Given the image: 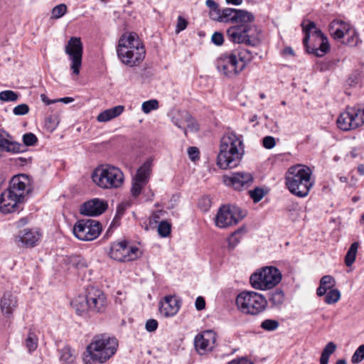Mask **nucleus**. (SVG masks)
<instances>
[{
    "mask_svg": "<svg viewBox=\"0 0 364 364\" xmlns=\"http://www.w3.org/2000/svg\"><path fill=\"white\" fill-rule=\"evenodd\" d=\"M276 144L275 139L273 136H267L263 139V146L268 149H272Z\"/></svg>",
    "mask_w": 364,
    "mask_h": 364,
    "instance_id": "54",
    "label": "nucleus"
},
{
    "mask_svg": "<svg viewBox=\"0 0 364 364\" xmlns=\"http://www.w3.org/2000/svg\"><path fill=\"white\" fill-rule=\"evenodd\" d=\"M18 306V299L16 295L11 292H6L4 294L1 302L0 307L1 313L6 317L10 318L12 316L13 313Z\"/></svg>",
    "mask_w": 364,
    "mask_h": 364,
    "instance_id": "22",
    "label": "nucleus"
},
{
    "mask_svg": "<svg viewBox=\"0 0 364 364\" xmlns=\"http://www.w3.org/2000/svg\"><path fill=\"white\" fill-rule=\"evenodd\" d=\"M264 191L263 188L257 187L249 191V195L255 203H258L264 196Z\"/></svg>",
    "mask_w": 364,
    "mask_h": 364,
    "instance_id": "45",
    "label": "nucleus"
},
{
    "mask_svg": "<svg viewBox=\"0 0 364 364\" xmlns=\"http://www.w3.org/2000/svg\"><path fill=\"white\" fill-rule=\"evenodd\" d=\"M205 4L210 9V18L213 21H219L222 11L219 5L214 0H206Z\"/></svg>",
    "mask_w": 364,
    "mask_h": 364,
    "instance_id": "33",
    "label": "nucleus"
},
{
    "mask_svg": "<svg viewBox=\"0 0 364 364\" xmlns=\"http://www.w3.org/2000/svg\"><path fill=\"white\" fill-rule=\"evenodd\" d=\"M336 349V345L333 342H329L323 348L320 358V364H328V359Z\"/></svg>",
    "mask_w": 364,
    "mask_h": 364,
    "instance_id": "34",
    "label": "nucleus"
},
{
    "mask_svg": "<svg viewBox=\"0 0 364 364\" xmlns=\"http://www.w3.org/2000/svg\"><path fill=\"white\" fill-rule=\"evenodd\" d=\"M242 232L241 229H238L235 232L231 234L228 238V246L230 250H233L235 246L240 242V237L239 235Z\"/></svg>",
    "mask_w": 364,
    "mask_h": 364,
    "instance_id": "42",
    "label": "nucleus"
},
{
    "mask_svg": "<svg viewBox=\"0 0 364 364\" xmlns=\"http://www.w3.org/2000/svg\"><path fill=\"white\" fill-rule=\"evenodd\" d=\"M243 154V144L240 138L234 133L228 132L221 138L217 165L222 169L235 168L240 164Z\"/></svg>",
    "mask_w": 364,
    "mask_h": 364,
    "instance_id": "2",
    "label": "nucleus"
},
{
    "mask_svg": "<svg viewBox=\"0 0 364 364\" xmlns=\"http://www.w3.org/2000/svg\"><path fill=\"white\" fill-rule=\"evenodd\" d=\"M253 53L247 49L237 48L221 55L216 61L218 70L228 77L239 75L253 59Z\"/></svg>",
    "mask_w": 364,
    "mask_h": 364,
    "instance_id": "6",
    "label": "nucleus"
},
{
    "mask_svg": "<svg viewBox=\"0 0 364 364\" xmlns=\"http://www.w3.org/2000/svg\"><path fill=\"white\" fill-rule=\"evenodd\" d=\"M93 183L102 189L111 190L121 188L124 182L122 171L110 164H102L92 173Z\"/></svg>",
    "mask_w": 364,
    "mask_h": 364,
    "instance_id": "8",
    "label": "nucleus"
},
{
    "mask_svg": "<svg viewBox=\"0 0 364 364\" xmlns=\"http://www.w3.org/2000/svg\"><path fill=\"white\" fill-rule=\"evenodd\" d=\"M124 240L114 242L109 250V256L114 260L122 262L124 259L123 256Z\"/></svg>",
    "mask_w": 364,
    "mask_h": 364,
    "instance_id": "31",
    "label": "nucleus"
},
{
    "mask_svg": "<svg viewBox=\"0 0 364 364\" xmlns=\"http://www.w3.org/2000/svg\"><path fill=\"white\" fill-rule=\"evenodd\" d=\"M37 141L36 136L33 133H26L23 136V141L26 146H33Z\"/></svg>",
    "mask_w": 364,
    "mask_h": 364,
    "instance_id": "51",
    "label": "nucleus"
},
{
    "mask_svg": "<svg viewBox=\"0 0 364 364\" xmlns=\"http://www.w3.org/2000/svg\"><path fill=\"white\" fill-rule=\"evenodd\" d=\"M151 171V162L146 161L138 168L136 176L133 179L146 184L149 182Z\"/></svg>",
    "mask_w": 364,
    "mask_h": 364,
    "instance_id": "27",
    "label": "nucleus"
},
{
    "mask_svg": "<svg viewBox=\"0 0 364 364\" xmlns=\"http://www.w3.org/2000/svg\"><path fill=\"white\" fill-rule=\"evenodd\" d=\"M284 301V294L282 290L277 289L269 297L270 303L274 306H280Z\"/></svg>",
    "mask_w": 364,
    "mask_h": 364,
    "instance_id": "36",
    "label": "nucleus"
},
{
    "mask_svg": "<svg viewBox=\"0 0 364 364\" xmlns=\"http://www.w3.org/2000/svg\"><path fill=\"white\" fill-rule=\"evenodd\" d=\"M146 186L145 183H142L141 182H139L134 179L132 181V186L131 188L132 196L134 198H136L140 195L142 188Z\"/></svg>",
    "mask_w": 364,
    "mask_h": 364,
    "instance_id": "48",
    "label": "nucleus"
},
{
    "mask_svg": "<svg viewBox=\"0 0 364 364\" xmlns=\"http://www.w3.org/2000/svg\"><path fill=\"white\" fill-rule=\"evenodd\" d=\"M215 332L210 330L197 335L194 341L196 350L200 354L211 350L215 346Z\"/></svg>",
    "mask_w": 364,
    "mask_h": 364,
    "instance_id": "18",
    "label": "nucleus"
},
{
    "mask_svg": "<svg viewBox=\"0 0 364 364\" xmlns=\"http://www.w3.org/2000/svg\"><path fill=\"white\" fill-rule=\"evenodd\" d=\"M29 110L28 105L23 103L16 106L13 109V113L16 116L25 115L29 112Z\"/></svg>",
    "mask_w": 364,
    "mask_h": 364,
    "instance_id": "50",
    "label": "nucleus"
},
{
    "mask_svg": "<svg viewBox=\"0 0 364 364\" xmlns=\"http://www.w3.org/2000/svg\"><path fill=\"white\" fill-rule=\"evenodd\" d=\"M107 208L106 201L99 198H94L84 203L80 207V213L89 216H97L101 215Z\"/></svg>",
    "mask_w": 364,
    "mask_h": 364,
    "instance_id": "20",
    "label": "nucleus"
},
{
    "mask_svg": "<svg viewBox=\"0 0 364 364\" xmlns=\"http://www.w3.org/2000/svg\"><path fill=\"white\" fill-rule=\"evenodd\" d=\"M69 264L71 267H73L77 271L79 275L82 274V279H90L89 277L90 270L87 269L88 264L84 258L77 255L72 256L69 259Z\"/></svg>",
    "mask_w": 364,
    "mask_h": 364,
    "instance_id": "24",
    "label": "nucleus"
},
{
    "mask_svg": "<svg viewBox=\"0 0 364 364\" xmlns=\"http://www.w3.org/2000/svg\"><path fill=\"white\" fill-rule=\"evenodd\" d=\"M282 54L284 55H294V53L293 49L291 47H286L282 50Z\"/></svg>",
    "mask_w": 364,
    "mask_h": 364,
    "instance_id": "63",
    "label": "nucleus"
},
{
    "mask_svg": "<svg viewBox=\"0 0 364 364\" xmlns=\"http://www.w3.org/2000/svg\"><path fill=\"white\" fill-rule=\"evenodd\" d=\"M346 35H348V37L346 41L343 42L344 44L348 46H356L358 45L359 42V36L358 32L355 29L350 27V31Z\"/></svg>",
    "mask_w": 364,
    "mask_h": 364,
    "instance_id": "39",
    "label": "nucleus"
},
{
    "mask_svg": "<svg viewBox=\"0 0 364 364\" xmlns=\"http://www.w3.org/2000/svg\"><path fill=\"white\" fill-rule=\"evenodd\" d=\"M171 232V225L166 221H161L158 227V232L162 237H167Z\"/></svg>",
    "mask_w": 364,
    "mask_h": 364,
    "instance_id": "49",
    "label": "nucleus"
},
{
    "mask_svg": "<svg viewBox=\"0 0 364 364\" xmlns=\"http://www.w3.org/2000/svg\"><path fill=\"white\" fill-rule=\"evenodd\" d=\"M90 311L102 313L107 307L105 294L100 289L92 287L86 295Z\"/></svg>",
    "mask_w": 364,
    "mask_h": 364,
    "instance_id": "17",
    "label": "nucleus"
},
{
    "mask_svg": "<svg viewBox=\"0 0 364 364\" xmlns=\"http://www.w3.org/2000/svg\"><path fill=\"white\" fill-rule=\"evenodd\" d=\"M117 52L121 61L129 67L139 65L146 55L143 43L134 32L126 33L120 37Z\"/></svg>",
    "mask_w": 364,
    "mask_h": 364,
    "instance_id": "4",
    "label": "nucleus"
},
{
    "mask_svg": "<svg viewBox=\"0 0 364 364\" xmlns=\"http://www.w3.org/2000/svg\"><path fill=\"white\" fill-rule=\"evenodd\" d=\"M184 119L187 123V129L191 132H196L198 129V124L195 123L194 120L189 115L188 113H185Z\"/></svg>",
    "mask_w": 364,
    "mask_h": 364,
    "instance_id": "52",
    "label": "nucleus"
},
{
    "mask_svg": "<svg viewBox=\"0 0 364 364\" xmlns=\"http://www.w3.org/2000/svg\"><path fill=\"white\" fill-rule=\"evenodd\" d=\"M123 254L124 259L122 262H130L139 257V250L136 247L128 246L127 242L124 240Z\"/></svg>",
    "mask_w": 364,
    "mask_h": 364,
    "instance_id": "32",
    "label": "nucleus"
},
{
    "mask_svg": "<svg viewBox=\"0 0 364 364\" xmlns=\"http://www.w3.org/2000/svg\"><path fill=\"white\" fill-rule=\"evenodd\" d=\"M56 100H57V102H62L67 104V103L73 102L74 101V99L72 97H63V98H60V99H56Z\"/></svg>",
    "mask_w": 364,
    "mask_h": 364,
    "instance_id": "64",
    "label": "nucleus"
},
{
    "mask_svg": "<svg viewBox=\"0 0 364 364\" xmlns=\"http://www.w3.org/2000/svg\"><path fill=\"white\" fill-rule=\"evenodd\" d=\"M46 124L47 125L48 128L53 130L57 127L58 122H56L55 120L53 119V117H50L46 119Z\"/></svg>",
    "mask_w": 364,
    "mask_h": 364,
    "instance_id": "60",
    "label": "nucleus"
},
{
    "mask_svg": "<svg viewBox=\"0 0 364 364\" xmlns=\"http://www.w3.org/2000/svg\"><path fill=\"white\" fill-rule=\"evenodd\" d=\"M188 26V21L182 16H179L177 19L176 26V33L178 34L182 31L185 30Z\"/></svg>",
    "mask_w": 364,
    "mask_h": 364,
    "instance_id": "53",
    "label": "nucleus"
},
{
    "mask_svg": "<svg viewBox=\"0 0 364 364\" xmlns=\"http://www.w3.org/2000/svg\"><path fill=\"white\" fill-rule=\"evenodd\" d=\"M23 202L7 188L0 196V211L4 214L14 212Z\"/></svg>",
    "mask_w": 364,
    "mask_h": 364,
    "instance_id": "19",
    "label": "nucleus"
},
{
    "mask_svg": "<svg viewBox=\"0 0 364 364\" xmlns=\"http://www.w3.org/2000/svg\"><path fill=\"white\" fill-rule=\"evenodd\" d=\"M255 16L245 10L225 8L222 9L218 22L235 23L227 31L228 38L235 43L257 46L261 42L260 30L253 23Z\"/></svg>",
    "mask_w": 364,
    "mask_h": 364,
    "instance_id": "1",
    "label": "nucleus"
},
{
    "mask_svg": "<svg viewBox=\"0 0 364 364\" xmlns=\"http://www.w3.org/2000/svg\"><path fill=\"white\" fill-rule=\"evenodd\" d=\"M158 322L155 319H149L146 323V329L149 332H153L156 330Z\"/></svg>",
    "mask_w": 364,
    "mask_h": 364,
    "instance_id": "57",
    "label": "nucleus"
},
{
    "mask_svg": "<svg viewBox=\"0 0 364 364\" xmlns=\"http://www.w3.org/2000/svg\"><path fill=\"white\" fill-rule=\"evenodd\" d=\"M42 237L37 228H24L14 236V242L21 248H32L38 245Z\"/></svg>",
    "mask_w": 364,
    "mask_h": 364,
    "instance_id": "14",
    "label": "nucleus"
},
{
    "mask_svg": "<svg viewBox=\"0 0 364 364\" xmlns=\"http://www.w3.org/2000/svg\"><path fill=\"white\" fill-rule=\"evenodd\" d=\"M18 94L12 90H4L0 92V100L2 102H16Z\"/></svg>",
    "mask_w": 364,
    "mask_h": 364,
    "instance_id": "41",
    "label": "nucleus"
},
{
    "mask_svg": "<svg viewBox=\"0 0 364 364\" xmlns=\"http://www.w3.org/2000/svg\"><path fill=\"white\" fill-rule=\"evenodd\" d=\"M346 109L353 119L354 129L364 124V108L358 107H347Z\"/></svg>",
    "mask_w": 364,
    "mask_h": 364,
    "instance_id": "28",
    "label": "nucleus"
},
{
    "mask_svg": "<svg viewBox=\"0 0 364 364\" xmlns=\"http://www.w3.org/2000/svg\"><path fill=\"white\" fill-rule=\"evenodd\" d=\"M335 286V279L331 275H325L320 280L319 287L316 290V294L318 296H324L328 291L334 289Z\"/></svg>",
    "mask_w": 364,
    "mask_h": 364,
    "instance_id": "26",
    "label": "nucleus"
},
{
    "mask_svg": "<svg viewBox=\"0 0 364 364\" xmlns=\"http://www.w3.org/2000/svg\"><path fill=\"white\" fill-rule=\"evenodd\" d=\"M118 341L106 334L96 335L83 354L85 364L104 363L112 357L117 349Z\"/></svg>",
    "mask_w": 364,
    "mask_h": 364,
    "instance_id": "3",
    "label": "nucleus"
},
{
    "mask_svg": "<svg viewBox=\"0 0 364 364\" xmlns=\"http://www.w3.org/2000/svg\"><path fill=\"white\" fill-rule=\"evenodd\" d=\"M364 359V345L360 346L353 353L351 362L353 364L360 363Z\"/></svg>",
    "mask_w": 364,
    "mask_h": 364,
    "instance_id": "47",
    "label": "nucleus"
},
{
    "mask_svg": "<svg viewBox=\"0 0 364 364\" xmlns=\"http://www.w3.org/2000/svg\"><path fill=\"white\" fill-rule=\"evenodd\" d=\"M65 52L71 62L70 69L75 75L80 74L82 66L83 45L79 37H71L68 41Z\"/></svg>",
    "mask_w": 364,
    "mask_h": 364,
    "instance_id": "13",
    "label": "nucleus"
},
{
    "mask_svg": "<svg viewBox=\"0 0 364 364\" xmlns=\"http://www.w3.org/2000/svg\"><path fill=\"white\" fill-rule=\"evenodd\" d=\"M71 306L78 315L90 311L86 296H78L71 301Z\"/></svg>",
    "mask_w": 364,
    "mask_h": 364,
    "instance_id": "29",
    "label": "nucleus"
},
{
    "mask_svg": "<svg viewBox=\"0 0 364 364\" xmlns=\"http://www.w3.org/2000/svg\"><path fill=\"white\" fill-rule=\"evenodd\" d=\"M311 176L312 171L307 166H292L285 173L286 187L291 194L299 198H304L309 195L314 184Z\"/></svg>",
    "mask_w": 364,
    "mask_h": 364,
    "instance_id": "5",
    "label": "nucleus"
},
{
    "mask_svg": "<svg viewBox=\"0 0 364 364\" xmlns=\"http://www.w3.org/2000/svg\"><path fill=\"white\" fill-rule=\"evenodd\" d=\"M41 99L46 105H49L50 104L57 102L56 100H49L48 97L45 94L41 95Z\"/></svg>",
    "mask_w": 364,
    "mask_h": 364,
    "instance_id": "61",
    "label": "nucleus"
},
{
    "mask_svg": "<svg viewBox=\"0 0 364 364\" xmlns=\"http://www.w3.org/2000/svg\"><path fill=\"white\" fill-rule=\"evenodd\" d=\"M159 108V102L156 100H150L144 102L141 105V109L145 114H148L150 112L157 109Z\"/></svg>",
    "mask_w": 364,
    "mask_h": 364,
    "instance_id": "43",
    "label": "nucleus"
},
{
    "mask_svg": "<svg viewBox=\"0 0 364 364\" xmlns=\"http://www.w3.org/2000/svg\"><path fill=\"white\" fill-rule=\"evenodd\" d=\"M188 154L191 161H196L199 159V150L197 147L191 146L188 149Z\"/></svg>",
    "mask_w": 364,
    "mask_h": 364,
    "instance_id": "56",
    "label": "nucleus"
},
{
    "mask_svg": "<svg viewBox=\"0 0 364 364\" xmlns=\"http://www.w3.org/2000/svg\"><path fill=\"white\" fill-rule=\"evenodd\" d=\"M13 145L9 140L4 138V136L0 133V146L7 148L8 150H10V146Z\"/></svg>",
    "mask_w": 364,
    "mask_h": 364,
    "instance_id": "59",
    "label": "nucleus"
},
{
    "mask_svg": "<svg viewBox=\"0 0 364 364\" xmlns=\"http://www.w3.org/2000/svg\"><path fill=\"white\" fill-rule=\"evenodd\" d=\"M179 301L173 296H166L161 301L159 311L165 317L173 316L178 311Z\"/></svg>",
    "mask_w": 364,
    "mask_h": 364,
    "instance_id": "21",
    "label": "nucleus"
},
{
    "mask_svg": "<svg viewBox=\"0 0 364 364\" xmlns=\"http://www.w3.org/2000/svg\"><path fill=\"white\" fill-rule=\"evenodd\" d=\"M73 231L77 239L91 241L100 235L102 225L98 220L94 219H81L75 223Z\"/></svg>",
    "mask_w": 364,
    "mask_h": 364,
    "instance_id": "11",
    "label": "nucleus"
},
{
    "mask_svg": "<svg viewBox=\"0 0 364 364\" xmlns=\"http://www.w3.org/2000/svg\"><path fill=\"white\" fill-rule=\"evenodd\" d=\"M228 364H252L251 362L248 361L247 360L245 359H240V360H233Z\"/></svg>",
    "mask_w": 364,
    "mask_h": 364,
    "instance_id": "62",
    "label": "nucleus"
},
{
    "mask_svg": "<svg viewBox=\"0 0 364 364\" xmlns=\"http://www.w3.org/2000/svg\"><path fill=\"white\" fill-rule=\"evenodd\" d=\"M67 11V6L64 4L55 6L51 11L53 18H59L62 17Z\"/></svg>",
    "mask_w": 364,
    "mask_h": 364,
    "instance_id": "46",
    "label": "nucleus"
},
{
    "mask_svg": "<svg viewBox=\"0 0 364 364\" xmlns=\"http://www.w3.org/2000/svg\"><path fill=\"white\" fill-rule=\"evenodd\" d=\"M212 42L216 46H221L223 43V35L219 32H215L211 38Z\"/></svg>",
    "mask_w": 364,
    "mask_h": 364,
    "instance_id": "55",
    "label": "nucleus"
},
{
    "mask_svg": "<svg viewBox=\"0 0 364 364\" xmlns=\"http://www.w3.org/2000/svg\"><path fill=\"white\" fill-rule=\"evenodd\" d=\"M279 322L273 319H265L260 325L261 328L265 331H272L279 327Z\"/></svg>",
    "mask_w": 364,
    "mask_h": 364,
    "instance_id": "44",
    "label": "nucleus"
},
{
    "mask_svg": "<svg viewBox=\"0 0 364 364\" xmlns=\"http://www.w3.org/2000/svg\"><path fill=\"white\" fill-rule=\"evenodd\" d=\"M282 273L274 267H265L250 276L252 287L258 290H268L274 288L282 280Z\"/></svg>",
    "mask_w": 364,
    "mask_h": 364,
    "instance_id": "10",
    "label": "nucleus"
},
{
    "mask_svg": "<svg viewBox=\"0 0 364 364\" xmlns=\"http://www.w3.org/2000/svg\"><path fill=\"white\" fill-rule=\"evenodd\" d=\"M253 181L252 173L248 172H235L223 176L224 183L237 191L248 188L253 183Z\"/></svg>",
    "mask_w": 364,
    "mask_h": 364,
    "instance_id": "15",
    "label": "nucleus"
},
{
    "mask_svg": "<svg viewBox=\"0 0 364 364\" xmlns=\"http://www.w3.org/2000/svg\"><path fill=\"white\" fill-rule=\"evenodd\" d=\"M245 213L237 206L223 205L215 217V224L219 228H225L238 223Z\"/></svg>",
    "mask_w": 364,
    "mask_h": 364,
    "instance_id": "12",
    "label": "nucleus"
},
{
    "mask_svg": "<svg viewBox=\"0 0 364 364\" xmlns=\"http://www.w3.org/2000/svg\"><path fill=\"white\" fill-rule=\"evenodd\" d=\"M350 25L341 20H333L329 24L328 30L331 36L336 41H341L350 31Z\"/></svg>",
    "mask_w": 364,
    "mask_h": 364,
    "instance_id": "23",
    "label": "nucleus"
},
{
    "mask_svg": "<svg viewBox=\"0 0 364 364\" xmlns=\"http://www.w3.org/2000/svg\"><path fill=\"white\" fill-rule=\"evenodd\" d=\"M124 110V107L122 105H117L112 108L105 109L97 115V120L100 122H108L119 116Z\"/></svg>",
    "mask_w": 364,
    "mask_h": 364,
    "instance_id": "25",
    "label": "nucleus"
},
{
    "mask_svg": "<svg viewBox=\"0 0 364 364\" xmlns=\"http://www.w3.org/2000/svg\"><path fill=\"white\" fill-rule=\"evenodd\" d=\"M353 119L351 116L349 115L347 109H346L345 112H342L337 119V125L338 127L343 131H350L354 129V126L353 124Z\"/></svg>",
    "mask_w": 364,
    "mask_h": 364,
    "instance_id": "30",
    "label": "nucleus"
},
{
    "mask_svg": "<svg viewBox=\"0 0 364 364\" xmlns=\"http://www.w3.org/2000/svg\"><path fill=\"white\" fill-rule=\"evenodd\" d=\"M301 26L305 33L303 43L309 53L322 57L329 51L330 44L328 38L316 28L314 22L304 20Z\"/></svg>",
    "mask_w": 364,
    "mask_h": 364,
    "instance_id": "7",
    "label": "nucleus"
},
{
    "mask_svg": "<svg viewBox=\"0 0 364 364\" xmlns=\"http://www.w3.org/2000/svg\"><path fill=\"white\" fill-rule=\"evenodd\" d=\"M341 298V292L337 289H333L326 292L324 301L328 304H333L336 303Z\"/></svg>",
    "mask_w": 364,
    "mask_h": 364,
    "instance_id": "38",
    "label": "nucleus"
},
{
    "mask_svg": "<svg viewBox=\"0 0 364 364\" xmlns=\"http://www.w3.org/2000/svg\"><path fill=\"white\" fill-rule=\"evenodd\" d=\"M238 309L246 314L257 315L267 307L266 298L255 291H242L236 298Z\"/></svg>",
    "mask_w": 364,
    "mask_h": 364,
    "instance_id": "9",
    "label": "nucleus"
},
{
    "mask_svg": "<svg viewBox=\"0 0 364 364\" xmlns=\"http://www.w3.org/2000/svg\"><path fill=\"white\" fill-rule=\"evenodd\" d=\"M8 189L23 201L25 196L32 189L29 177L26 174H19L14 176L11 180Z\"/></svg>",
    "mask_w": 364,
    "mask_h": 364,
    "instance_id": "16",
    "label": "nucleus"
},
{
    "mask_svg": "<svg viewBox=\"0 0 364 364\" xmlns=\"http://www.w3.org/2000/svg\"><path fill=\"white\" fill-rule=\"evenodd\" d=\"M26 346L30 353L36 349L38 346V338L33 332H28V337L26 339Z\"/></svg>",
    "mask_w": 364,
    "mask_h": 364,
    "instance_id": "40",
    "label": "nucleus"
},
{
    "mask_svg": "<svg viewBox=\"0 0 364 364\" xmlns=\"http://www.w3.org/2000/svg\"><path fill=\"white\" fill-rule=\"evenodd\" d=\"M75 355L69 347H65L60 351V359L65 363H72L75 360Z\"/></svg>",
    "mask_w": 364,
    "mask_h": 364,
    "instance_id": "37",
    "label": "nucleus"
},
{
    "mask_svg": "<svg viewBox=\"0 0 364 364\" xmlns=\"http://www.w3.org/2000/svg\"><path fill=\"white\" fill-rule=\"evenodd\" d=\"M195 306L197 310L201 311L205 307V301L203 296H198L195 302Z\"/></svg>",
    "mask_w": 364,
    "mask_h": 364,
    "instance_id": "58",
    "label": "nucleus"
},
{
    "mask_svg": "<svg viewBox=\"0 0 364 364\" xmlns=\"http://www.w3.org/2000/svg\"><path fill=\"white\" fill-rule=\"evenodd\" d=\"M358 246L359 243L358 242H355L350 245L345 257V263L346 266L350 267L355 262Z\"/></svg>",
    "mask_w": 364,
    "mask_h": 364,
    "instance_id": "35",
    "label": "nucleus"
}]
</instances>
